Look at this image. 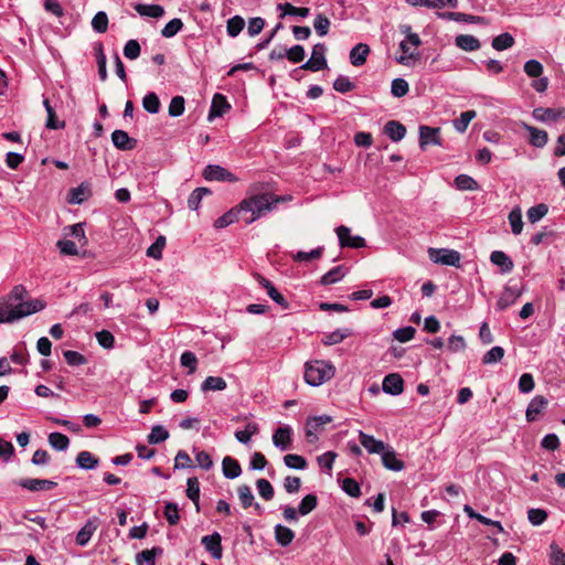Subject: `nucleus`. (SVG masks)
I'll list each match as a JSON object with an SVG mask.
<instances>
[{
    "label": "nucleus",
    "mask_w": 565,
    "mask_h": 565,
    "mask_svg": "<svg viewBox=\"0 0 565 565\" xmlns=\"http://www.w3.org/2000/svg\"><path fill=\"white\" fill-rule=\"evenodd\" d=\"M43 105H44L46 114H47V119H46V124H45L46 128L54 129V130L63 128L65 125L64 121L57 120L56 114L47 98H45L43 100Z\"/></svg>",
    "instance_id": "nucleus-38"
},
{
    "label": "nucleus",
    "mask_w": 565,
    "mask_h": 565,
    "mask_svg": "<svg viewBox=\"0 0 565 565\" xmlns=\"http://www.w3.org/2000/svg\"><path fill=\"white\" fill-rule=\"evenodd\" d=\"M547 404L548 401L542 395H536L535 397H533L526 408V420H536L537 416L546 408Z\"/></svg>",
    "instance_id": "nucleus-15"
},
{
    "label": "nucleus",
    "mask_w": 565,
    "mask_h": 565,
    "mask_svg": "<svg viewBox=\"0 0 565 565\" xmlns=\"http://www.w3.org/2000/svg\"><path fill=\"white\" fill-rule=\"evenodd\" d=\"M330 25V20L322 13H319L313 21L315 31L319 36H326L329 32Z\"/></svg>",
    "instance_id": "nucleus-55"
},
{
    "label": "nucleus",
    "mask_w": 565,
    "mask_h": 565,
    "mask_svg": "<svg viewBox=\"0 0 565 565\" xmlns=\"http://www.w3.org/2000/svg\"><path fill=\"white\" fill-rule=\"evenodd\" d=\"M99 459L92 452L83 450L77 454L76 466L84 470H94L98 467Z\"/></svg>",
    "instance_id": "nucleus-26"
},
{
    "label": "nucleus",
    "mask_w": 565,
    "mask_h": 565,
    "mask_svg": "<svg viewBox=\"0 0 565 565\" xmlns=\"http://www.w3.org/2000/svg\"><path fill=\"white\" fill-rule=\"evenodd\" d=\"M533 117L539 121L556 120L558 114L552 108H535L533 110Z\"/></svg>",
    "instance_id": "nucleus-62"
},
{
    "label": "nucleus",
    "mask_w": 565,
    "mask_h": 565,
    "mask_svg": "<svg viewBox=\"0 0 565 565\" xmlns=\"http://www.w3.org/2000/svg\"><path fill=\"white\" fill-rule=\"evenodd\" d=\"M256 488L258 491V494L266 501H269L274 498V488L271 483L266 479H258L256 481Z\"/></svg>",
    "instance_id": "nucleus-56"
},
{
    "label": "nucleus",
    "mask_w": 565,
    "mask_h": 565,
    "mask_svg": "<svg viewBox=\"0 0 565 565\" xmlns=\"http://www.w3.org/2000/svg\"><path fill=\"white\" fill-rule=\"evenodd\" d=\"M521 126L530 135V143L536 148H543L548 141V135L545 130L521 122Z\"/></svg>",
    "instance_id": "nucleus-17"
},
{
    "label": "nucleus",
    "mask_w": 565,
    "mask_h": 565,
    "mask_svg": "<svg viewBox=\"0 0 565 565\" xmlns=\"http://www.w3.org/2000/svg\"><path fill=\"white\" fill-rule=\"evenodd\" d=\"M92 28L97 33H105L107 31V28H108V17H107L106 12L98 11L94 15V18L92 20Z\"/></svg>",
    "instance_id": "nucleus-57"
},
{
    "label": "nucleus",
    "mask_w": 565,
    "mask_h": 565,
    "mask_svg": "<svg viewBox=\"0 0 565 565\" xmlns=\"http://www.w3.org/2000/svg\"><path fill=\"white\" fill-rule=\"evenodd\" d=\"M345 276L343 266H337L330 269L321 277L322 285H331L340 281Z\"/></svg>",
    "instance_id": "nucleus-43"
},
{
    "label": "nucleus",
    "mask_w": 565,
    "mask_h": 565,
    "mask_svg": "<svg viewBox=\"0 0 565 565\" xmlns=\"http://www.w3.org/2000/svg\"><path fill=\"white\" fill-rule=\"evenodd\" d=\"M135 10L141 17H150V18H161L164 14V8L160 4H143L137 3L135 6Z\"/></svg>",
    "instance_id": "nucleus-31"
},
{
    "label": "nucleus",
    "mask_w": 565,
    "mask_h": 565,
    "mask_svg": "<svg viewBox=\"0 0 565 565\" xmlns=\"http://www.w3.org/2000/svg\"><path fill=\"white\" fill-rule=\"evenodd\" d=\"M168 438L169 431L163 426L156 425L148 435V443L156 445L167 440Z\"/></svg>",
    "instance_id": "nucleus-51"
},
{
    "label": "nucleus",
    "mask_w": 565,
    "mask_h": 565,
    "mask_svg": "<svg viewBox=\"0 0 565 565\" xmlns=\"http://www.w3.org/2000/svg\"><path fill=\"white\" fill-rule=\"evenodd\" d=\"M493 265L500 267L502 274L512 271L514 264L512 259L502 250H494L490 255Z\"/></svg>",
    "instance_id": "nucleus-22"
},
{
    "label": "nucleus",
    "mask_w": 565,
    "mask_h": 565,
    "mask_svg": "<svg viewBox=\"0 0 565 565\" xmlns=\"http://www.w3.org/2000/svg\"><path fill=\"white\" fill-rule=\"evenodd\" d=\"M420 45V39L416 33H408L406 39L399 43V49L404 53V56L398 58V62L404 63L407 57L413 56V52H411V46L414 49Z\"/></svg>",
    "instance_id": "nucleus-25"
},
{
    "label": "nucleus",
    "mask_w": 565,
    "mask_h": 565,
    "mask_svg": "<svg viewBox=\"0 0 565 565\" xmlns=\"http://www.w3.org/2000/svg\"><path fill=\"white\" fill-rule=\"evenodd\" d=\"M111 141L119 150H131L136 147L137 140L129 137V135L120 129L113 131Z\"/></svg>",
    "instance_id": "nucleus-18"
},
{
    "label": "nucleus",
    "mask_w": 565,
    "mask_h": 565,
    "mask_svg": "<svg viewBox=\"0 0 565 565\" xmlns=\"http://www.w3.org/2000/svg\"><path fill=\"white\" fill-rule=\"evenodd\" d=\"M258 433V425L256 423H248L243 430L235 433V438L242 444H248L252 436Z\"/></svg>",
    "instance_id": "nucleus-49"
},
{
    "label": "nucleus",
    "mask_w": 565,
    "mask_h": 565,
    "mask_svg": "<svg viewBox=\"0 0 565 565\" xmlns=\"http://www.w3.org/2000/svg\"><path fill=\"white\" fill-rule=\"evenodd\" d=\"M222 537L220 533L214 532L211 535H205L201 539V544L211 553L215 559H221L223 555Z\"/></svg>",
    "instance_id": "nucleus-13"
},
{
    "label": "nucleus",
    "mask_w": 565,
    "mask_h": 565,
    "mask_svg": "<svg viewBox=\"0 0 565 565\" xmlns=\"http://www.w3.org/2000/svg\"><path fill=\"white\" fill-rule=\"evenodd\" d=\"M15 484L20 486L23 489L36 492V491H46L56 487V482L46 479H32L25 478L14 481Z\"/></svg>",
    "instance_id": "nucleus-11"
},
{
    "label": "nucleus",
    "mask_w": 565,
    "mask_h": 565,
    "mask_svg": "<svg viewBox=\"0 0 565 565\" xmlns=\"http://www.w3.org/2000/svg\"><path fill=\"white\" fill-rule=\"evenodd\" d=\"M223 475L227 479H235L241 476L242 468L238 461L230 456H226L222 461Z\"/></svg>",
    "instance_id": "nucleus-28"
},
{
    "label": "nucleus",
    "mask_w": 565,
    "mask_h": 565,
    "mask_svg": "<svg viewBox=\"0 0 565 565\" xmlns=\"http://www.w3.org/2000/svg\"><path fill=\"white\" fill-rule=\"evenodd\" d=\"M409 90L408 83L404 78H395L391 84V93L395 97H403Z\"/></svg>",
    "instance_id": "nucleus-60"
},
{
    "label": "nucleus",
    "mask_w": 565,
    "mask_h": 565,
    "mask_svg": "<svg viewBox=\"0 0 565 565\" xmlns=\"http://www.w3.org/2000/svg\"><path fill=\"white\" fill-rule=\"evenodd\" d=\"M429 259L435 264L459 267L460 253L455 249L433 248L428 249Z\"/></svg>",
    "instance_id": "nucleus-4"
},
{
    "label": "nucleus",
    "mask_w": 565,
    "mask_h": 565,
    "mask_svg": "<svg viewBox=\"0 0 565 565\" xmlns=\"http://www.w3.org/2000/svg\"><path fill=\"white\" fill-rule=\"evenodd\" d=\"M277 9L281 11V14L280 17L284 18L286 15H298L300 18H306L309 15V8H298V7H295L292 6L291 3L289 2H285V3H279L277 6Z\"/></svg>",
    "instance_id": "nucleus-34"
},
{
    "label": "nucleus",
    "mask_w": 565,
    "mask_h": 565,
    "mask_svg": "<svg viewBox=\"0 0 565 565\" xmlns=\"http://www.w3.org/2000/svg\"><path fill=\"white\" fill-rule=\"evenodd\" d=\"M511 232L514 235H520L523 230L522 211L520 206H514L508 216Z\"/></svg>",
    "instance_id": "nucleus-33"
},
{
    "label": "nucleus",
    "mask_w": 565,
    "mask_h": 565,
    "mask_svg": "<svg viewBox=\"0 0 565 565\" xmlns=\"http://www.w3.org/2000/svg\"><path fill=\"white\" fill-rule=\"evenodd\" d=\"M335 374L334 365L324 360L309 361L305 365V381L310 386H320Z\"/></svg>",
    "instance_id": "nucleus-3"
},
{
    "label": "nucleus",
    "mask_w": 565,
    "mask_h": 565,
    "mask_svg": "<svg viewBox=\"0 0 565 565\" xmlns=\"http://www.w3.org/2000/svg\"><path fill=\"white\" fill-rule=\"evenodd\" d=\"M326 51L327 47L323 43H317L312 47L311 57L303 63L300 68L311 72H319L327 68Z\"/></svg>",
    "instance_id": "nucleus-5"
},
{
    "label": "nucleus",
    "mask_w": 565,
    "mask_h": 565,
    "mask_svg": "<svg viewBox=\"0 0 565 565\" xmlns=\"http://www.w3.org/2000/svg\"><path fill=\"white\" fill-rule=\"evenodd\" d=\"M237 493L243 508L246 509L254 504V494L248 486L238 487Z\"/></svg>",
    "instance_id": "nucleus-61"
},
{
    "label": "nucleus",
    "mask_w": 565,
    "mask_h": 565,
    "mask_svg": "<svg viewBox=\"0 0 565 565\" xmlns=\"http://www.w3.org/2000/svg\"><path fill=\"white\" fill-rule=\"evenodd\" d=\"M242 221V210H241V206H236L232 210H230L228 212H226L225 214H223L222 216H220L215 223H214V226L216 228H223V227H226L231 224H233L234 222L236 221Z\"/></svg>",
    "instance_id": "nucleus-29"
},
{
    "label": "nucleus",
    "mask_w": 565,
    "mask_h": 565,
    "mask_svg": "<svg viewBox=\"0 0 565 565\" xmlns=\"http://www.w3.org/2000/svg\"><path fill=\"white\" fill-rule=\"evenodd\" d=\"M547 212L548 206L544 203H540L534 206H531L526 212V216L529 222L534 224L541 221L547 214Z\"/></svg>",
    "instance_id": "nucleus-42"
},
{
    "label": "nucleus",
    "mask_w": 565,
    "mask_h": 565,
    "mask_svg": "<svg viewBox=\"0 0 565 565\" xmlns=\"http://www.w3.org/2000/svg\"><path fill=\"white\" fill-rule=\"evenodd\" d=\"M318 499L315 494H307L302 498L299 503L298 512L300 515L305 516L309 514L317 508Z\"/></svg>",
    "instance_id": "nucleus-46"
},
{
    "label": "nucleus",
    "mask_w": 565,
    "mask_h": 565,
    "mask_svg": "<svg viewBox=\"0 0 565 565\" xmlns=\"http://www.w3.org/2000/svg\"><path fill=\"white\" fill-rule=\"evenodd\" d=\"M384 134L394 142L401 141L406 135V128L399 121L390 120L384 126Z\"/></svg>",
    "instance_id": "nucleus-23"
},
{
    "label": "nucleus",
    "mask_w": 565,
    "mask_h": 565,
    "mask_svg": "<svg viewBox=\"0 0 565 565\" xmlns=\"http://www.w3.org/2000/svg\"><path fill=\"white\" fill-rule=\"evenodd\" d=\"M162 550L160 547H153L151 550H143L137 555V563L141 565L145 562L147 565H156V556L157 554H161Z\"/></svg>",
    "instance_id": "nucleus-52"
},
{
    "label": "nucleus",
    "mask_w": 565,
    "mask_h": 565,
    "mask_svg": "<svg viewBox=\"0 0 565 565\" xmlns=\"http://www.w3.org/2000/svg\"><path fill=\"white\" fill-rule=\"evenodd\" d=\"M231 109V105L227 102L226 97L222 94H215L212 99L209 119H213L214 117H222Z\"/></svg>",
    "instance_id": "nucleus-16"
},
{
    "label": "nucleus",
    "mask_w": 565,
    "mask_h": 565,
    "mask_svg": "<svg viewBox=\"0 0 565 565\" xmlns=\"http://www.w3.org/2000/svg\"><path fill=\"white\" fill-rule=\"evenodd\" d=\"M477 116L475 110H467L460 114L459 118L455 119L452 121L454 128L463 134L470 121Z\"/></svg>",
    "instance_id": "nucleus-39"
},
{
    "label": "nucleus",
    "mask_w": 565,
    "mask_h": 565,
    "mask_svg": "<svg viewBox=\"0 0 565 565\" xmlns=\"http://www.w3.org/2000/svg\"><path fill=\"white\" fill-rule=\"evenodd\" d=\"M332 422V417L329 415H320L309 417L306 422V439L310 444H315L318 440V433L322 427Z\"/></svg>",
    "instance_id": "nucleus-6"
},
{
    "label": "nucleus",
    "mask_w": 565,
    "mask_h": 565,
    "mask_svg": "<svg viewBox=\"0 0 565 565\" xmlns=\"http://www.w3.org/2000/svg\"><path fill=\"white\" fill-rule=\"evenodd\" d=\"M180 363L183 367L188 369V374H193L198 367V359L191 351H185L181 354Z\"/></svg>",
    "instance_id": "nucleus-58"
},
{
    "label": "nucleus",
    "mask_w": 565,
    "mask_h": 565,
    "mask_svg": "<svg viewBox=\"0 0 565 565\" xmlns=\"http://www.w3.org/2000/svg\"><path fill=\"white\" fill-rule=\"evenodd\" d=\"M47 441L52 448L57 451H64L70 446V439L66 435L54 431L49 435Z\"/></svg>",
    "instance_id": "nucleus-37"
},
{
    "label": "nucleus",
    "mask_w": 565,
    "mask_h": 565,
    "mask_svg": "<svg viewBox=\"0 0 565 565\" xmlns=\"http://www.w3.org/2000/svg\"><path fill=\"white\" fill-rule=\"evenodd\" d=\"M359 439L361 445L367 450L370 454H379L381 455L386 446L383 441L375 439L373 436L359 431Z\"/></svg>",
    "instance_id": "nucleus-19"
},
{
    "label": "nucleus",
    "mask_w": 565,
    "mask_h": 565,
    "mask_svg": "<svg viewBox=\"0 0 565 565\" xmlns=\"http://www.w3.org/2000/svg\"><path fill=\"white\" fill-rule=\"evenodd\" d=\"M278 203V195L271 193L250 195L239 203L242 210V221L245 224H252L256 220L266 215L268 212L275 210Z\"/></svg>",
    "instance_id": "nucleus-2"
},
{
    "label": "nucleus",
    "mask_w": 565,
    "mask_h": 565,
    "mask_svg": "<svg viewBox=\"0 0 565 565\" xmlns=\"http://www.w3.org/2000/svg\"><path fill=\"white\" fill-rule=\"evenodd\" d=\"M186 497L195 504L196 511L200 510V482L196 477H191L186 481Z\"/></svg>",
    "instance_id": "nucleus-36"
},
{
    "label": "nucleus",
    "mask_w": 565,
    "mask_h": 565,
    "mask_svg": "<svg viewBox=\"0 0 565 565\" xmlns=\"http://www.w3.org/2000/svg\"><path fill=\"white\" fill-rule=\"evenodd\" d=\"M504 356V349L502 347L491 348L482 358L483 364H493L500 362Z\"/></svg>",
    "instance_id": "nucleus-59"
},
{
    "label": "nucleus",
    "mask_w": 565,
    "mask_h": 565,
    "mask_svg": "<svg viewBox=\"0 0 565 565\" xmlns=\"http://www.w3.org/2000/svg\"><path fill=\"white\" fill-rule=\"evenodd\" d=\"M370 46L365 43L354 45L350 51V62L354 66H361L366 62Z\"/></svg>",
    "instance_id": "nucleus-24"
},
{
    "label": "nucleus",
    "mask_w": 565,
    "mask_h": 565,
    "mask_svg": "<svg viewBox=\"0 0 565 565\" xmlns=\"http://www.w3.org/2000/svg\"><path fill=\"white\" fill-rule=\"evenodd\" d=\"M203 177L207 181H237V178L232 172L217 164H209L203 171Z\"/></svg>",
    "instance_id": "nucleus-9"
},
{
    "label": "nucleus",
    "mask_w": 565,
    "mask_h": 565,
    "mask_svg": "<svg viewBox=\"0 0 565 565\" xmlns=\"http://www.w3.org/2000/svg\"><path fill=\"white\" fill-rule=\"evenodd\" d=\"M455 183L456 186L462 191H476L479 189L478 182L467 174L458 175L455 179Z\"/></svg>",
    "instance_id": "nucleus-48"
},
{
    "label": "nucleus",
    "mask_w": 565,
    "mask_h": 565,
    "mask_svg": "<svg viewBox=\"0 0 565 565\" xmlns=\"http://www.w3.org/2000/svg\"><path fill=\"white\" fill-rule=\"evenodd\" d=\"M383 466L392 471H401L404 469V462L397 458L396 452L391 448L386 447L381 454Z\"/></svg>",
    "instance_id": "nucleus-20"
},
{
    "label": "nucleus",
    "mask_w": 565,
    "mask_h": 565,
    "mask_svg": "<svg viewBox=\"0 0 565 565\" xmlns=\"http://www.w3.org/2000/svg\"><path fill=\"white\" fill-rule=\"evenodd\" d=\"M64 235L72 236L77 239L82 245H86L87 238L84 231V223H77L71 226L64 227Z\"/></svg>",
    "instance_id": "nucleus-40"
},
{
    "label": "nucleus",
    "mask_w": 565,
    "mask_h": 565,
    "mask_svg": "<svg viewBox=\"0 0 565 565\" xmlns=\"http://www.w3.org/2000/svg\"><path fill=\"white\" fill-rule=\"evenodd\" d=\"M455 44L466 52L477 51L481 46L480 41L470 34H460L456 36Z\"/></svg>",
    "instance_id": "nucleus-27"
},
{
    "label": "nucleus",
    "mask_w": 565,
    "mask_h": 565,
    "mask_svg": "<svg viewBox=\"0 0 565 565\" xmlns=\"http://www.w3.org/2000/svg\"><path fill=\"white\" fill-rule=\"evenodd\" d=\"M352 335V331L348 328L337 329L328 334H326L321 342L324 345H334L341 343L345 338Z\"/></svg>",
    "instance_id": "nucleus-32"
},
{
    "label": "nucleus",
    "mask_w": 565,
    "mask_h": 565,
    "mask_svg": "<svg viewBox=\"0 0 565 565\" xmlns=\"http://www.w3.org/2000/svg\"><path fill=\"white\" fill-rule=\"evenodd\" d=\"M335 232L341 247L362 248L366 245L362 236L351 235V230L344 225L337 227Z\"/></svg>",
    "instance_id": "nucleus-7"
},
{
    "label": "nucleus",
    "mask_w": 565,
    "mask_h": 565,
    "mask_svg": "<svg viewBox=\"0 0 565 565\" xmlns=\"http://www.w3.org/2000/svg\"><path fill=\"white\" fill-rule=\"evenodd\" d=\"M245 26V21L242 17L235 15L227 20L226 31L231 38L237 36Z\"/></svg>",
    "instance_id": "nucleus-50"
},
{
    "label": "nucleus",
    "mask_w": 565,
    "mask_h": 565,
    "mask_svg": "<svg viewBox=\"0 0 565 565\" xmlns=\"http://www.w3.org/2000/svg\"><path fill=\"white\" fill-rule=\"evenodd\" d=\"M142 107L150 114H157L160 110V100L156 93H148L142 98Z\"/></svg>",
    "instance_id": "nucleus-45"
},
{
    "label": "nucleus",
    "mask_w": 565,
    "mask_h": 565,
    "mask_svg": "<svg viewBox=\"0 0 565 565\" xmlns=\"http://www.w3.org/2000/svg\"><path fill=\"white\" fill-rule=\"evenodd\" d=\"M98 527V519L94 518L88 520L85 525L76 534V543L79 546H85L92 539L94 532Z\"/></svg>",
    "instance_id": "nucleus-21"
},
{
    "label": "nucleus",
    "mask_w": 565,
    "mask_h": 565,
    "mask_svg": "<svg viewBox=\"0 0 565 565\" xmlns=\"http://www.w3.org/2000/svg\"><path fill=\"white\" fill-rule=\"evenodd\" d=\"M524 72L529 77H540L543 73V65L537 60H529L524 64Z\"/></svg>",
    "instance_id": "nucleus-64"
},
{
    "label": "nucleus",
    "mask_w": 565,
    "mask_h": 565,
    "mask_svg": "<svg viewBox=\"0 0 565 565\" xmlns=\"http://www.w3.org/2000/svg\"><path fill=\"white\" fill-rule=\"evenodd\" d=\"M227 384L221 376H207L201 384L202 392L209 391H224Z\"/></svg>",
    "instance_id": "nucleus-35"
},
{
    "label": "nucleus",
    "mask_w": 565,
    "mask_h": 565,
    "mask_svg": "<svg viewBox=\"0 0 565 565\" xmlns=\"http://www.w3.org/2000/svg\"><path fill=\"white\" fill-rule=\"evenodd\" d=\"M183 28V22L179 18L170 20L161 30V35L166 39H171L177 35Z\"/></svg>",
    "instance_id": "nucleus-44"
},
{
    "label": "nucleus",
    "mask_w": 565,
    "mask_h": 565,
    "mask_svg": "<svg viewBox=\"0 0 565 565\" xmlns=\"http://www.w3.org/2000/svg\"><path fill=\"white\" fill-rule=\"evenodd\" d=\"M439 128H433L429 126L419 127V147L425 150L428 145L441 146V139L439 136Z\"/></svg>",
    "instance_id": "nucleus-12"
},
{
    "label": "nucleus",
    "mask_w": 565,
    "mask_h": 565,
    "mask_svg": "<svg viewBox=\"0 0 565 565\" xmlns=\"http://www.w3.org/2000/svg\"><path fill=\"white\" fill-rule=\"evenodd\" d=\"M292 443V429L288 425L279 426L273 434V444L280 451L290 449Z\"/></svg>",
    "instance_id": "nucleus-8"
},
{
    "label": "nucleus",
    "mask_w": 565,
    "mask_h": 565,
    "mask_svg": "<svg viewBox=\"0 0 565 565\" xmlns=\"http://www.w3.org/2000/svg\"><path fill=\"white\" fill-rule=\"evenodd\" d=\"M382 388L390 395H399L404 391V381L397 373H391L383 379Z\"/></svg>",
    "instance_id": "nucleus-14"
},
{
    "label": "nucleus",
    "mask_w": 565,
    "mask_h": 565,
    "mask_svg": "<svg viewBox=\"0 0 565 565\" xmlns=\"http://www.w3.org/2000/svg\"><path fill=\"white\" fill-rule=\"evenodd\" d=\"M514 44V38L505 32L501 33L492 40V47L497 51H504L512 47Z\"/></svg>",
    "instance_id": "nucleus-41"
},
{
    "label": "nucleus",
    "mask_w": 565,
    "mask_h": 565,
    "mask_svg": "<svg viewBox=\"0 0 565 565\" xmlns=\"http://www.w3.org/2000/svg\"><path fill=\"white\" fill-rule=\"evenodd\" d=\"M210 191L206 188H196L188 198V206L190 210L196 211L205 194Z\"/></svg>",
    "instance_id": "nucleus-54"
},
{
    "label": "nucleus",
    "mask_w": 565,
    "mask_h": 565,
    "mask_svg": "<svg viewBox=\"0 0 565 565\" xmlns=\"http://www.w3.org/2000/svg\"><path fill=\"white\" fill-rule=\"evenodd\" d=\"M522 295V289L516 285H507L500 295L497 307L499 310H505L510 306L516 302Z\"/></svg>",
    "instance_id": "nucleus-10"
},
{
    "label": "nucleus",
    "mask_w": 565,
    "mask_h": 565,
    "mask_svg": "<svg viewBox=\"0 0 565 565\" xmlns=\"http://www.w3.org/2000/svg\"><path fill=\"white\" fill-rule=\"evenodd\" d=\"M88 195V188L84 184L78 185L77 188H73L70 190L68 202L72 204H81L83 203Z\"/></svg>",
    "instance_id": "nucleus-53"
},
{
    "label": "nucleus",
    "mask_w": 565,
    "mask_h": 565,
    "mask_svg": "<svg viewBox=\"0 0 565 565\" xmlns=\"http://www.w3.org/2000/svg\"><path fill=\"white\" fill-rule=\"evenodd\" d=\"M26 289L17 285L0 299V323H12L45 308L40 299L24 300Z\"/></svg>",
    "instance_id": "nucleus-1"
},
{
    "label": "nucleus",
    "mask_w": 565,
    "mask_h": 565,
    "mask_svg": "<svg viewBox=\"0 0 565 565\" xmlns=\"http://www.w3.org/2000/svg\"><path fill=\"white\" fill-rule=\"evenodd\" d=\"M275 540L280 546H288L295 539V533L291 529L277 524L274 527Z\"/></svg>",
    "instance_id": "nucleus-30"
},
{
    "label": "nucleus",
    "mask_w": 565,
    "mask_h": 565,
    "mask_svg": "<svg viewBox=\"0 0 565 565\" xmlns=\"http://www.w3.org/2000/svg\"><path fill=\"white\" fill-rule=\"evenodd\" d=\"M285 465L290 469L305 470L308 466L307 460L296 454H288L284 457Z\"/></svg>",
    "instance_id": "nucleus-47"
},
{
    "label": "nucleus",
    "mask_w": 565,
    "mask_h": 565,
    "mask_svg": "<svg viewBox=\"0 0 565 565\" xmlns=\"http://www.w3.org/2000/svg\"><path fill=\"white\" fill-rule=\"evenodd\" d=\"M550 562L553 565H565V552L556 543L550 545Z\"/></svg>",
    "instance_id": "nucleus-63"
}]
</instances>
